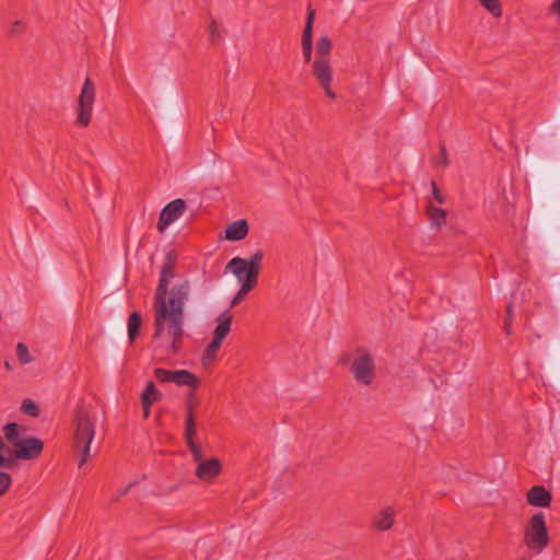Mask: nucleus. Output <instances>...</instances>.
<instances>
[{"mask_svg":"<svg viewBox=\"0 0 560 560\" xmlns=\"http://www.w3.org/2000/svg\"><path fill=\"white\" fill-rule=\"evenodd\" d=\"M175 278V258L167 254L160 271L153 298V355L156 362L170 363L184 341L185 305L189 301L191 284Z\"/></svg>","mask_w":560,"mask_h":560,"instance_id":"nucleus-1","label":"nucleus"},{"mask_svg":"<svg viewBox=\"0 0 560 560\" xmlns=\"http://www.w3.org/2000/svg\"><path fill=\"white\" fill-rule=\"evenodd\" d=\"M97 413L91 405L82 404L74 410L71 422L72 446L80 455L79 467L91 456V444L96 433Z\"/></svg>","mask_w":560,"mask_h":560,"instance_id":"nucleus-2","label":"nucleus"},{"mask_svg":"<svg viewBox=\"0 0 560 560\" xmlns=\"http://www.w3.org/2000/svg\"><path fill=\"white\" fill-rule=\"evenodd\" d=\"M3 435L9 446L8 458L4 459L10 462V466H2V468L11 469L15 466L18 459L32 460L43 453V441L26 435L25 429L15 422H10L3 427Z\"/></svg>","mask_w":560,"mask_h":560,"instance_id":"nucleus-3","label":"nucleus"},{"mask_svg":"<svg viewBox=\"0 0 560 560\" xmlns=\"http://www.w3.org/2000/svg\"><path fill=\"white\" fill-rule=\"evenodd\" d=\"M184 435L192 460L197 465L195 475L202 481L213 480L220 475L222 465L218 458H205L201 446L196 442V419H194L191 412H189L187 421H185Z\"/></svg>","mask_w":560,"mask_h":560,"instance_id":"nucleus-4","label":"nucleus"},{"mask_svg":"<svg viewBox=\"0 0 560 560\" xmlns=\"http://www.w3.org/2000/svg\"><path fill=\"white\" fill-rule=\"evenodd\" d=\"M346 363L357 383L369 386L375 378V363L364 348H357L346 357Z\"/></svg>","mask_w":560,"mask_h":560,"instance_id":"nucleus-5","label":"nucleus"},{"mask_svg":"<svg viewBox=\"0 0 560 560\" xmlns=\"http://www.w3.org/2000/svg\"><path fill=\"white\" fill-rule=\"evenodd\" d=\"M525 545L536 553H540L549 542L545 514L538 512L527 522L524 530Z\"/></svg>","mask_w":560,"mask_h":560,"instance_id":"nucleus-6","label":"nucleus"},{"mask_svg":"<svg viewBox=\"0 0 560 560\" xmlns=\"http://www.w3.org/2000/svg\"><path fill=\"white\" fill-rule=\"evenodd\" d=\"M96 97V88L94 82L86 78L82 85L81 92L75 105V125L79 127H88L92 120L93 108Z\"/></svg>","mask_w":560,"mask_h":560,"instance_id":"nucleus-7","label":"nucleus"},{"mask_svg":"<svg viewBox=\"0 0 560 560\" xmlns=\"http://www.w3.org/2000/svg\"><path fill=\"white\" fill-rule=\"evenodd\" d=\"M262 258L261 250H257L247 259L236 256L228 262L226 270L231 271L237 281H249L250 273L254 275V280H257Z\"/></svg>","mask_w":560,"mask_h":560,"instance_id":"nucleus-8","label":"nucleus"},{"mask_svg":"<svg viewBox=\"0 0 560 560\" xmlns=\"http://www.w3.org/2000/svg\"><path fill=\"white\" fill-rule=\"evenodd\" d=\"M312 74L319 86L325 91V94L329 98L335 100L337 95L330 88V83L332 81L330 59H315L312 65Z\"/></svg>","mask_w":560,"mask_h":560,"instance_id":"nucleus-9","label":"nucleus"},{"mask_svg":"<svg viewBox=\"0 0 560 560\" xmlns=\"http://www.w3.org/2000/svg\"><path fill=\"white\" fill-rule=\"evenodd\" d=\"M185 207L186 205L183 199H175L167 203L161 211L158 230L160 232H164L172 223L183 215Z\"/></svg>","mask_w":560,"mask_h":560,"instance_id":"nucleus-10","label":"nucleus"},{"mask_svg":"<svg viewBox=\"0 0 560 560\" xmlns=\"http://www.w3.org/2000/svg\"><path fill=\"white\" fill-rule=\"evenodd\" d=\"M395 516L396 511L393 506H384L373 515L372 527L380 532H386L394 525Z\"/></svg>","mask_w":560,"mask_h":560,"instance_id":"nucleus-11","label":"nucleus"},{"mask_svg":"<svg viewBox=\"0 0 560 560\" xmlns=\"http://www.w3.org/2000/svg\"><path fill=\"white\" fill-rule=\"evenodd\" d=\"M551 499V493L544 486H534L526 494L527 503L536 508H548Z\"/></svg>","mask_w":560,"mask_h":560,"instance_id":"nucleus-12","label":"nucleus"},{"mask_svg":"<svg viewBox=\"0 0 560 560\" xmlns=\"http://www.w3.org/2000/svg\"><path fill=\"white\" fill-rule=\"evenodd\" d=\"M313 22L314 12H310L302 35V51L305 62H311L313 54Z\"/></svg>","mask_w":560,"mask_h":560,"instance_id":"nucleus-13","label":"nucleus"},{"mask_svg":"<svg viewBox=\"0 0 560 560\" xmlns=\"http://www.w3.org/2000/svg\"><path fill=\"white\" fill-rule=\"evenodd\" d=\"M233 315L230 310L222 312L217 318V327L213 331V338L223 341L231 331Z\"/></svg>","mask_w":560,"mask_h":560,"instance_id":"nucleus-14","label":"nucleus"},{"mask_svg":"<svg viewBox=\"0 0 560 560\" xmlns=\"http://www.w3.org/2000/svg\"><path fill=\"white\" fill-rule=\"evenodd\" d=\"M248 234V224L246 220H237L226 226L225 238L229 241L244 240Z\"/></svg>","mask_w":560,"mask_h":560,"instance_id":"nucleus-15","label":"nucleus"},{"mask_svg":"<svg viewBox=\"0 0 560 560\" xmlns=\"http://www.w3.org/2000/svg\"><path fill=\"white\" fill-rule=\"evenodd\" d=\"M174 384L177 386H186L195 390L199 384V377L188 370H175Z\"/></svg>","mask_w":560,"mask_h":560,"instance_id":"nucleus-16","label":"nucleus"},{"mask_svg":"<svg viewBox=\"0 0 560 560\" xmlns=\"http://www.w3.org/2000/svg\"><path fill=\"white\" fill-rule=\"evenodd\" d=\"M162 399V393L156 388L152 381L148 382L144 390L141 394L142 406H152L154 402Z\"/></svg>","mask_w":560,"mask_h":560,"instance_id":"nucleus-17","label":"nucleus"},{"mask_svg":"<svg viewBox=\"0 0 560 560\" xmlns=\"http://www.w3.org/2000/svg\"><path fill=\"white\" fill-rule=\"evenodd\" d=\"M222 346L221 340H217L213 338L208 346L205 348L202 357H201V364L203 366H209L212 364L217 358V353L220 350Z\"/></svg>","mask_w":560,"mask_h":560,"instance_id":"nucleus-18","label":"nucleus"},{"mask_svg":"<svg viewBox=\"0 0 560 560\" xmlns=\"http://www.w3.org/2000/svg\"><path fill=\"white\" fill-rule=\"evenodd\" d=\"M428 217L431 221V224L441 228L446 222V211L435 207L432 201H430L428 208H427Z\"/></svg>","mask_w":560,"mask_h":560,"instance_id":"nucleus-19","label":"nucleus"},{"mask_svg":"<svg viewBox=\"0 0 560 560\" xmlns=\"http://www.w3.org/2000/svg\"><path fill=\"white\" fill-rule=\"evenodd\" d=\"M332 48V42L327 35H323L316 43L315 59H329V54Z\"/></svg>","mask_w":560,"mask_h":560,"instance_id":"nucleus-20","label":"nucleus"},{"mask_svg":"<svg viewBox=\"0 0 560 560\" xmlns=\"http://www.w3.org/2000/svg\"><path fill=\"white\" fill-rule=\"evenodd\" d=\"M141 325H142L141 315L137 312L131 313L129 315L128 324H127L128 337H129L130 342H133L136 340V338L138 337L140 329H141Z\"/></svg>","mask_w":560,"mask_h":560,"instance_id":"nucleus-21","label":"nucleus"},{"mask_svg":"<svg viewBox=\"0 0 560 560\" xmlns=\"http://www.w3.org/2000/svg\"><path fill=\"white\" fill-rule=\"evenodd\" d=\"M16 358L21 364H30L35 360L27 346L23 342L16 345Z\"/></svg>","mask_w":560,"mask_h":560,"instance_id":"nucleus-22","label":"nucleus"},{"mask_svg":"<svg viewBox=\"0 0 560 560\" xmlns=\"http://www.w3.org/2000/svg\"><path fill=\"white\" fill-rule=\"evenodd\" d=\"M494 18L502 15V7L499 0H477Z\"/></svg>","mask_w":560,"mask_h":560,"instance_id":"nucleus-23","label":"nucleus"},{"mask_svg":"<svg viewBox=\"0 0 560 560\" xmlns=\"http://www.w3.org/2000/svg\"><path fill=\"white\" fill-rule=\"evenodd\" d=\"M154 377L164 383H174V373L175 370H166L162 368H158L154 370Z\"/></svg>","mask_w":560,"mask_h":560,"instance_id":"nucleus-24","label":"nucleus"},{"mask_svg":"<svg viewBox=\"0 0 560 560\" xmlns=\"http://www.w3.org/2000/svg\"><path fill=\"white\" fill-rule=\"evenodd\" d=\"M21 410L23 413L31 417H37L39 415L38 406L32 399L28 398L22 401Z\"/></svg>","mask_w":560,"mask_h":560,"instance_id":"nucleus-25","label":"nucleus"},{"mask_svg":"<svg viewBox=\"0 0 560 560\" xmlns=\"http://www.w3.org/2000/svg\"><path fill=\"white\" fill-rule=\"evenodd\" d=\"M252 279L249 281H238L241 283L240 292L243 293L245 296L255 288L257 284V280H254V275L250 273L249 276Z\"/></svg>","mask_w":560,"mask_h":560,"instance_id":"nucleus-26","label":"nucleus"},{"mask_svg":"<svg viewBox=\"0 0 560 560\" xmlns=\"http://www.w3.org/2000/svg\"><path fill=\"white\" fill-rule=\"evenodd\" d=\"M12 483V478L9 474L0 471V497L7 492Z\"/></svg>","mask_w":560,"mask_h":560,"instance_id":"nucleus-27","label":"nucleus"},{"mask_svg":"<svg viewBox=\"0 0 560 560\" xmlns=\"http://www.w3.org/2000/svg\"><path fill=\"white\" fill-rule=\"evenodd\" d=\"M208 31H209L210 39L213 43H217L220 40V38H221L220 26L218 25V23L215 21H211V23L209 24Z\"/></svg>","mask_w":560,"mask_h":560,"instance_id":"nucleus-28","label":"nucleus"},{"mask_svg":"<svg viewBox=\"0 0 560 560\" xmlns=\"http://www.w3.org/2000/svg\"><path fill=\"white\" fill-rule=\"evenodd\" d=\"M25 31V24L24 22L20 21V20H16L14 21L13 23H11L10 27H9V33L10 35H20L22 33H24Z\"/></svg>","mask_w":560,"mask_h":560,"instance_id":"nucleus-29","label":"nucleus"},{"mask_svg":"<svg viewBox=\"0 0 560 560\" xmlns=\"http://www.w3.org/2000/svg\"><path fill=\"white\" fill-rule=\"evenodd\" d=\"M432 194H433L434 201H436L440 205L444 203V201H445L444 196L442 195V192L440 191V189L438 188V186L434 182H432Z\"/></svg>","mask_w":560,"mask_h":560,"instance_id":"nucleus-30","label":"nucleus"},{"mask_svg":"<svg viewBox=\"0 0 560 560\" xmlns=\"http://www.w3.org/2000/svg\"><path fill=\"white\" fill-rule=\"evenodd\" d=\"M194 399H195V392L192 390L189 394V396H188L186 418L188 417L189 412H191L192 417L195 418V415H194Z\"/></svg>","mask_w":560,"mask_h":560,"instance_id":"nucleus-31","label":"nucleus"},{"mask_svg":"<svg viewBox=\"0 0 560 560\" xmlns=\"http://www.w3.org/2000/svg\"><path fill=\"white\" fill-rule=\"evenodd\" d=\"M8 448L5 445L3 438L0 436V457L8 458Z\"/></svg>","mask_w":560,"mask_h":560,"instance_id":"nucleus-32","label":"nucleus"},{"mask_svg":"<svg viewBox=\"0 0 560 560\" xmlns=\"http://www.w3.org/2000/svg\"><path fill=\"white\" fill-rule=\"evenodd\" d=\"M244 298H245V295L238 291V292L235 294V296L233 298V300L231 301V307L236 306L238 303H241V301H242Z\"/></svg>","mask_w":560,"mask_h":560,"instance_id":"nucleus-33","label":"nucleus"},{"mask_svg":"<svg viewBox=\"0 0 560 560\" xmlns=\"http://www.w3.org/2000/svg\"><path fill=\"white\" fill-rule=\"evenodd\" d=\"M511 316H512V307L508 306V308H506V318H505V329H506L508 334H510L509 326H510V322H511Z\"/></svg>","mask_w":560,"mask_h":560,"instance_id":"nucleus-34","label":"nucleus"},{"mask_svg":"<svg viewBox=\"0 0 560 560\" xmlns=\"http://www.w3.org/2000/svg\"><path fill=\"white\" fill-rule=\"evenodd\" d=\"M439 163H440V164H442V165H446V164H447V158H446V149H445V147H442V148H441V155H440Z\"/></svg>","mask_w":560,"mask_h":560,"instance_id":"nucleus-35","label":"nucleus"},{"mask_svg":"<svg viewBox=\"0 0 560 560\" xmlns=\"http://www.w3.org/2000/svg\"><path fill=\"white\" fill-rule=\"evenodd\" d=\"M551 9L553 12L560 15V0H555L551 4Z\"/></svg>","mask_w":560,"mask_h":560,"instance_id":"nucleus-36","label":"nucleus"},{"mask_svg":"<svg viewBox=\"0 0 560 560\" xmlns=\"http://www.w3.org/2000/svg\"><path fill=\"white\" fill-rule=\"evenodd\" d=\"M143 407V417L147 419L150 416L151 406H142Z\"/></svg>","mask_w":560,"mask_h":560,"instance_id":"nucleus-37","label":"nucleus"},{"mask_svg":"<svg viewBox=\"0 0 560 560\" xmlns=\"http://www.w3.org/2000/svg\"><path fill=\"white\" fill-rule=\"evenodd\" d=\"M9 464V460H5L4 458L0 457V468H2V466H10Z\"/></svg>","mask_w":560,"mask_h":560,"instance_id":"nucleus-38","label":"nucleus"},{"mask_svg":"<svg viewBox=\"0 0 560 560\" xmlns=\"http://www.w3.org/2000/svg\"><path fill=\"white\" fill-rule=\"evenodd\" d=\"M4 368L8 370V371H11L12 370V365L10 364L9 361H5L4 362Z\"/></svg>","mask_w":560,"mask_h":560,"instance_id":"nucleus-39","label":"nucleus"}]
</instances>
